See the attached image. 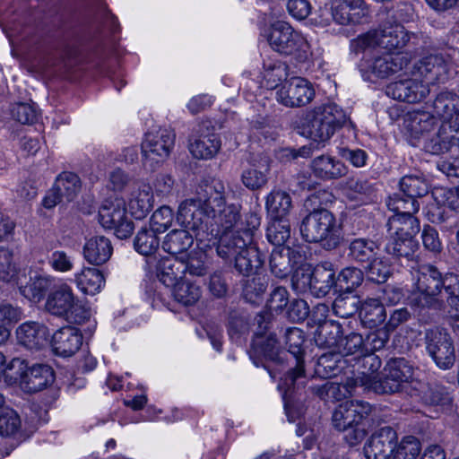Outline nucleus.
I'll return each mask as SVG.
<instances>
[{
  "instance_id": "f257e3e1",
  "label": "nucleus",
  "mask_w": 459,
  "mask_h": 459,
  "mask_svg": "<svg viewBox=\"0 0 459 459\" xmlns=\"http://www.w3.org/2000/svg\"><path fill=\"white\" fill-rule=\"evenodd\" d=\"M176 220L182 227L193 230L200 242L216 240L221 233L245 228L241 205L227 203L225 186L221 181H213L197 196L181 202Z\"/></svg>"
},
{
  "instance_id": "f03ea898",
  "label": "nucleus",
  "mask_w": 459,
  "mask_h": 459,
  "mask_svg": "<svg viewBox=\"0 0 459 459\" xmlns=\"http://www.w3.org/2000/svg\"><path fill=\"white\" fill-rule=\"evenodd\" d=\"M413 289L408 296V305L415 311L440 310L444 307L439 295L444 290L447 303L459 306V276L455 273L443 275L437 267L422 264L413 274Z\"/></svg>"
},
{
  "instance_id": "7ed1b4c3",
  "label": "nucleus",
  "mask_w": 459,
  "mask_h": 459,
  "mask_svg": "<svg viewBox=\"0 0 459 459\" xmlns=\"http://www.w3.org/2000/svg\"><path fill=\"white\" fill-rule=\"evenodd\" d=\"M347 121L348 117L339 106L327 104L306 112L295 121V126L299 134L320 144L327 142Z\"/></svg>"
},
{
  "instance_id": "20e7f679",
  "label": "nucleus",
  "mask_w": 459,
  "mask_h": 459,
  "mask_svg": "<svg viewBox=\"0 0 459 459\" xmlns=\"http://www.w3.org/2000/svg\"><path fill=\"white\" fill-rule=\"evenodd\" d=\"M372 411V406L363 401L351 400L341 403L333 411L332 422L333 428L343 433V439L351 446L359 444L367 431L363 420Z\"/></svg>"
},
{
  "instance_id": "39448f33",
  "label": "nucleus",
  "mask_w": 459,
  "mask_h": 459,
  "mask_svg": "<svg viewBox=\"0 0 459 459\" xmlns=\"http://www.w3.org/2000/svg\"><path fill=\"white\" fill-rule=\"evenodd\" d=\"M414 369L403 358L394 359L387 363L384 368L382 377L363 375L355 380L365 390L373 391L376 394H394L403 391L406 385L413 382Z\"/></svg>"
},
{
  "instance_id": "423d86ee",
  "label": "nucleus",
  "mask_w": 459,
  "mask_h": 459,
  "mask_svg": "<svg viewBox=\"0 0 459 459\" xmlns=\"http://www.w3.org/2000/svg\"><path fill=\"white\" fill-rule=\"evenodd\" d=\"M302 238L310 243H320L325 249L336 248L341 242V228L334 215L326 209L308 213L300 225Z\"/></svg>"
},
{
  "instance_id": "0eeeda50",
  "label": "nucleus",
  "mask_w": 459,
  "mask_h": 459,
  "mask_svg": "<svg viewBox=\"0 0 459 459\" xmlns=\"http://www.w3.org/2000/svg\"><path fill=\"white\" fill-rule=\"evenodd\" d=\"M45 309L55 316L78 325L85 323L91 316V308L74 295L72 288L66 283L55 287L49 292Z\"/></svg>"
},
{
  "instance_id": "6e6552de",
  "label": "nucleus",
  "mask_w": 459,
  "mask_h": 459,
  "mask_svg": "<svg viewBox=\"0 0 459 459\" xmlns=\"http://www.w3.org/2000/svg\"><path fill=\"white\" fill-rule=\"evenodd\" d=\"M285 342L288 351L292 355L295 361V367L281 378L279 388L283 391L284 398H290L296 391L303 388L307 383V375L302 359V346L305 342L304 332L298 327L288 328L285 333Z\"/></svg>"
},
{
  "instance_id": "1a4fd4ad",
  "label": "nucleus",
  "mask_w": 459,
  "mask_h": 459,
  "mask_svg": "<svg viewBox=\"0 0 459 459\" xmlns=\"http://www.w3.org/2000/svg\"><path fill=\"white\" fill-rule=\"evenodd\" d=\"M267 39L273 50L292 56L299 62H305L311 54L307 39L285 22H274Z\"/></svg>"
},
{
  "instance_id": "9d476101",
  "label": "nucleus",
  "mask_w": 459,
  "mask_h": 459,
  "mask_svg": "<svg viewBox=\"0 0 459 459\" xmlns=\"http://www.w3.org/2000/svg\"><path fill=\"white\" fill-rule=\"evenodd\" d=\"M261 224V217L255 212H249L245 215V228L235 231L224 232L219 235L216 240V251L220 257L228 261L234 258L247 245L253 241L254 233Z\"/></svg>"
},
{
  "instance_id": "9b49d317",
  "label": "nucleus",
  "mask_w": 459,
  "mask_h": 459,
  "mask_svg": "<svg viewBox=\"0 0 459 459\" xmlns=\"http://www.w3.org/2000/svg\"><path fill=\"white\" fill-rule=\"evenodd\" d=\"M408 64L409 59L404 55L365 56L359 64V69L365 80L374 82L399 73Z\"/></svg>"
},
{
  "instance_id": "f8f14e48",
  "label": "nucleus",
  "mask_w": 459,
  "mask_h": 459,
  "mask_svg": "<svg viewBox=\"0 0 459 459\" xmlns=\"http://www.w3.org/2000/svg\"><path fill=\"white\" fill-rule=\"evenodd\" d=\"M175 139L176 134L170 128L148 132L141 145L144 163L153 168L164 162L174 147Z\"/></svg>"
},
{
  "instance_id": "ddd939ff",
  "label": "nucleus",
  "mask_w": 459,
  "mask_h": 459,
  "mask_svg": "<svg viewBox=\"0 0 459 459\" xmlns=\"http://www.w3.org/2000/svg\"><path fill=\"white\" fill-rule=\"evenodd\" d=\"M424 341L428 354L439 368L446 370L455 365V346L446 331L437 327L428 329Z\"/></svg>"
},
{
  "instance_id": "4468645a",
  "label": "nucleus",
  "mask_w": 459,
  "mask_h": 459,
  "mask_svg": "<svg viewBox=\"0 0 459 459\" xmlns=\"http://www.w3.org/2000/svg\"><path fill=\"white\" fill-rule=\"evenodd\" d=\"M99 220L104 228L114 230L120 239L129 238L134 231V223L127 217L122 200L106 201L99 211Z\"/></svg>"
},
{
  "instance_id": "2eb2a0df",
  "label": "nucleus",
  "mask_w": 459,
  "mask_h": 459,
  "mask_svg": "<svg viewBox=\"0 0 459 459\" xmlns=\"http://www.w3.org/2000/svg\"><path fill=\"white\" fill-rule=\"evenodd\" d=\"M258 331L255 333L252 342L250 356L257 358H264L265 359L281 362L285 359L286 352L280 348L274 333L266 334L269 329L270 322L265 320L264 316L259 315L256 317Z\"/></svg>"
},
{
  "instance_id": "dca6fc26",
  "label": "nucleus",
  "mask_w": 459,
  "mask_h": 459,
  "mask_svg": "<svg viewBox=\"0 0 459 459\" xmlns=\"http://www.w3.org/2000/svg\"><path fill=\"white\" fill-rule=\"evenodd\" d=\"M315 90L310 82L303 77L286 80L277 91V100L289 108L305 106L314 99Z\"/></svg>"
},
{
  "instance_id": "f3484780",
  "label": "nucleus",
  "mask_w": 459,
  "mask_h": 459,
  "mask_svg": "<svg viewBox=\"0 0 459 459\" xmlns=\"http://www.w3.org/2000/svg\"><path fill=\"white\" fill-rule=\"evenodd\" d=\"M449 64L442 55H429L413 65L412 75L422 77L424 83L444 82L448 79Z\"/></svg>"
},
{
  "instance_id": "a211bd4d",
  "label": "nucleus",
  "mask_w": 459,
  "mask_h": 459,
  "mask_svg": "<svg viewBox=\"0 0 459 459\" xmlns=\"http://www.w3.org/2000/svg\"><path fill=\"white\" fill-rule=\"evenodd\" d=\"M397 434L391 427L376 431L365 443L363 451L367 459H392Z\"/></svg>"
},
{
  "instance_id": "6ab92c4d",
  "label": "nucleus",
  "mask_w": 459,
  "mask_h": 459,
  "mask_svg": "<svg viewBox=\"0 0 459 459\" xmlns=\"http://www.w3.org/2000/svg\"><path fill=\"white\" fill-rule=\"evenodd\" d=\"M418 76L399 80L386 87V94L394 100L416 103L424 100L429 93V87L419 81Z\"/></svg>"
},
{
  "instance_id": "aec40b11",
  "label": "nucleus",
  "mask_w": 459,
  "mask_h": 459,
  "mask_svg": "<svg viewBox=\"0 0 459 459\" xmlns=\"http://www.w3.org/2000/svg\"><path fill=\"white\" fill-rule=\"evenodd\" d=\"M302 261L303 255L299 250L290 247H281L272 251L269 267L272 274L276 278L285 279Z\"/></svg>"
},
{
  "instance_id": "412c9836",
  "label": "nucleus",
  "mask_w": 459,
  "mask_h": 459,
  "mask_svg": "<svg viewBox=\"0 0 459 459\" xmlns=\"http://www.w3.org/2000/svg\"><path fill=\"white\" fill-rule=\"evenodd\" d=\"M271 169V160L265 154L253 157L249 166L241 173V182L249 190H258L268 182V175Z\"/></svg>"
},
{
  "instance_id": "4be33fe9",
  "label": "nucleus",
  "mask_w": 459,
  "mask_h": 459,
  "mask_svg": "<svg viewBox=\"0 0 459 459\" xmlns=\"http://www.w3.org/2000/svg\"><path fill=\"white\" fill-rule=\"evenodd\" d=\"M18 342L28 350H40L48 342L49 331L48 327L38 322H26L16 330Z\"/></svg>"
},
{
  "instance_id": "5701e85b",
  "label": "nucleus",
  "mask_w": 459,
  "mask_h": 459,
  "mask_svg": "<svg viewBox=\"0 0 459 459\" xmlns=\"http://www.w3.org/2000/svg\"><path fill=\"white\" fill-rule=\"evenodd\" d=\"M53 380L52 368L43 364L33 365L20 375L21 387L27 393L41 391Z\"/></svg>"
},
{
  "instance_id": "b1692460",
  "label": "nucleus",
  "mask_w": 459,
  "mask_h": 459,
  "mask_svg": "<svg viewBox=\"0 0 459 459\" xmlns=\"http://www.w3.org/2000/svg\"><path fill=\"white\" fill-rule=\"evenodd\" d=\"M82 343V336L75 327L65 326L57 330L52 336L51 344L56 355L70 357L74 355Z\"/></svg>"
},
{
  "instance_id": "393cba45",
  "label": "nucleus",
  "mask_w": 459,
  "mask_h": 459,
  "mask_svg": "<svg viewBox=\"0 0 459 459\" xmlns=\"http://www.w3.org/2000/svg\"><path fill=\"white\" fill-rule=\"evenodd\" d=\"M379 48L389 52L402 49L410 40V35L400 23H385L377 29Z\"/></svg>"
},
{
  "instance_id": "a878e982",
  "label": "nucleus",
  "mask_w": 459,
  "mask_h": 459,
  "mask_svg": "<svg viewBox=\"0 0 459 459\" xmlns=\"http://www.w3.org/2000/svg\"><path fill=\"white\" fill-rule=\"evenodd\" d=\"M153 203L152 187L148 184L142 183L131 193L128 209L135 219L142 220L152 211Z\"/></svg>"
},
{
  "instance_id": "bb28decb",
  "label": "nucleus",
  "mask_w": 459,
  "mask_h": 459,
  "mask_svg": "<svg viewBox=\"0 0 459 459\" xmlns=\"http://www.w3.org/2000/svg\"><path fill=\"white\" fill-rule=\"evenodd\" d=\"M113 253L110 240L104 236L89 238L83 247V255L91 264L100 265L108 262Z\"/></svg>"
},
{
  "instance_id": "cd10ccee",
  "label": "nucleus",
  "mask_w": 459,
  "mask_h": 459,
  "mask_svg": "<svg viewBox=\"0 0 459 459\" xmlns=\"http://www.w3.org/2000/svg\"><path fill=\"white\" fill-rule=\"evenodd\" d=\"M233 259L236 270L246 276L256 273L264 263L263 254L252 242L240 250Z\"/></svg>"
},
{
  "instance_id": "c85d7f7f",
  "label": "nucleus",
  "mask_w": 459,
  "mask_h": 459,
  "mask_svg": "<svg viewBox=\"0 0 459 459\" xmlns=\"http://www.w3.org/2000/svg\"><path fill=\"white\" fill-rule=\"evenodd\" d=\"M311 168L316 178L325 180L340 178L348 172L344 163L328 155H321L315 158Z\"/></svg>"
},
{
  "instance_id": "c756f323",
  "label": "nucleus",
  "mask_w": 459,
  "mask_h": 459,
  "mask_svg": "<svg viewBox=\"0 0 459 459\" xmlns=\"http://www.w3.org/2000/svg\"><path fill=\"white\" fill-rule=\"evenodd\" d=\"M312 294L324 297L329 293L332 287L337 285L335 272L330 263H323L313 267Z\"/></svg>"
},
{
  "instance_id": "7c9ffc66",
  "label": "nucleus",
  "mask_w": 459,
  "mask_h": 459,
  "mask_svg": "<svg viewBox=\"0 0 459 459\" xmlns=\"http://www.w3.org/2000/svg\"><path fill=\"white\" fill-rule=\"evenodd\" d=\"M157 277L165 286L172 287L184 277L183 260L163 257L156 266Z\"/></svg>"
},
{
  "instance_id": "2f4dec72",
  "label": "nucleus",
  "mask_w": 459,
  "mask_h": 459,
  "mask_svg": "<svg viewBox=\"0 0 459 459\" xmlns=\"http://www.w3.org/2000/svg\"><path fill=\"white\" fill-rule=\"evenodd\" d=\"M221 149V140L215 134H202L190 141L189 151L200 160L213 158Z\"/></svg>"
},
{
  "instance_id": "473e14b6",
  "label": "nucleus",
  "mask_w": 459,
  "mask_h": 459,
  "mask_svg": "<svg viewBox=\"0 0 459 459\" xmlns=\"http://www.w3.org/2000/svg\"><path fill=\"white\" fill-rule=\"evenodd\" d=\"M184 230H172L165 237L161 244L162 249L176 255L186 252L193 245L194 238L188 228Z\"/></svg>"
},
{
  "instance_id": "72a5a7b5",
  "label": "nucleus",
  "mask_w": 459,
  "mask_h": 459,
  "mask_svg": "<svg viewBox=\"0 0 459 459\" xmlns=\"http://www.w3.org/2000/svg\"><path fill=\"white\" fill-rule=\"evenodd\" d=\"M342 335V326L334 321H325L319 324L315 333L316 345L323 349L336 351Z\"/></svg>"
},
{
  "instance_id": "f704fd0d",
  "label": "nucleus",
  "mask_w": 459,
  "mask_h": 459,
  "mask_svg": "<svg viewBox=\"0 0 459 459\" xmlns=\"http://www.w3.org/2000/svg\"><path fill=\"white\" fill-rule=\"evenodd\" d=\"M75 283L84 294L94 295L104 286L105 278L99 269L84 267L75 274Z\"/></svg>"
},
{
  "instance_id": "c9c22d12",
  "label": "nucleus",
  "mask_w": 459,
  "mask_h": 459,
  "mask_svg": "<svg viewBox=\"0 0 459 459\" xmlns=\"http://www.w3.org/2000/svg\"><path fill=\"white\" fill-rule=\"evenodd\" d=\"M389 234L414 238L420 231V221L414 214L393 215L387 221Z\"/></svg>"
},
{
  "instance_id": "e433bc0d",
  "label": "nucleus",
  "mask_w": 459,
  "mask_h": 459,
  "mask_svg": "<svg viewBox=\"0 0 459 459\" xmlns=\"http://www.w3.org/2000/svg\"><path fill=\"white\" fill-rule=\"evenodd\" d=\"M265 207L272 218L286 219L292 207L291 197L285 191L274 189L267 195Z\"/></svg>"
},
{
  "instance_id": "4c0bfd02",
  "label": "nucleus",
  "mask_w": 459,
  "mask_h": 459,
  "mask_svg": "<svg viewBox=\"0 0 459 459\" xmlns=\"http://www.w3.org/2000/svg\"><path fill=\"white\" fill-rule=\"evenodd\" d=\"M346 196L350 200L367 203L373 200L376 193L375 185L368 179L349 178L345 184Z\"/></svg>"
},
{
  "instance_id": "58836bf2",
  "label": "nucleus",
  "mask_w": 459,
  "mask_h": 459,
  "mask_svg": "<svg viewBox=\"0 0 459 459\" xmlns=\"http://www.w3.org/2000/svg\"><path fill=\"white\" fill-rule=\"evenodd\" d=\"M388 242L385 245V252L395 259L405 258L410 260L418 248L414 238L400 237L389 234Z\"/></svg>"
},
{
  "instance_id": "ea45409f",
  "label": "nucleus",
  "mask_w": 459,
  "mask_h": 459,
  "mask_svg": "<svg viewBox=\"0 0 459 459\" xmlns=\"http://www.w3.org/2000/svg\"><path fill=\"white\" fill-rule=\"evenodd\" d=\"M433 108L436 114L445 121L459 118V97L455 93L441 92L434 100Z\"/></svg>"
},
{
  "instance_id": "a19ab883",
  "label": "nucleus",
  "mask_w": 459,
  "mask_h": 459,
  "mask_svg": "<svg viewBox=\"0 0 459 459\" xmlns=\"http://www.w3.org/2000/svg\"><path fill=\"white\" fill-rule=\"evenodd\" d=\"M359 315L362 323L369 328L383 324L386 318L385 306L379 299H367L361 305Z\"/></svg>"
},
{
  "instance_id": "79ce46f5",
  "label": "nucleus",
  "mask_w": 459,
  "mask_h": 459,
  "mask_svg": "<svg viewBox=\"0 0 459 459\" xmlns=\"http://www.w3.org/2000/svg\"><path fill=\"white\" fill-rule=\"evenodd\" d=\"M172 296L174 299L184 305L193 306L202 297L201 287L188 280H181L172 286Z\"/></svg>"
},
{
  "instance_id": "37998d69",
  "label": "nucleus",
  "mask_w": 459,
  "mask_h": 459,
  "mask_svg": "<svg viewBox=\"0 0 459 459\" xmlns=\"http://www.w3.org/2000/svg\"><path fill=\"white\" fill-rule=\"evenodd\" d=\"M53 279L48 275H35L30 277L29 282L20 287L21 293L33 302H39L46 292L50 290Z\"/></svg>"
},
{
  "instance_id": "c03bdc74",
  "label": "nucleus",
  "mask_w": 459,
  "mask_h": 459,
  "mask_svg": "<svg viewBox=\"0 0 459 459\" xmlns=\"http://www.w3.org/2000/svg\"><path fill=\"white\" fill-rule=\"evenodd\" d=\"M332 15L333 20L342 25L358 23L366 15L364 6L354 7L346 3L332 1Z\"/></svg>"
},
{
  "instance_id": "a18cd8bd",
  "label": "nucleus",
  "mask_w": 459,
  "mask_h": 459,
  "mask_svg": "<svg viewBox=\"0 0 459 459\" xmlns=\"http://www.w3.org/2000/svg\"><path fill=\"white\" fill-rule=\"evenodd\" d=\"M378 250L377 244L368 238H355L349 246V256L359 264H368L376 256Z\"/></svg>"
},
{
  "instance_id": "49530a36",
  "label": "nucleus",
  "mask_w": 459,
  "mask_h": 459,
  "mask_svg": "<svg viewBox=\"0 0 459 459\" xmlns=\"http://www.w3.org/2000/svg\"><path fill=\"white\" fill-rule=\"evenodd\" d=\"M291 288L297 293H312L313 267L304 260L293 269Z\"/></svg>"
},
{
  "instance_id": "de8ad7c7",
  "label": "nucleus",
  "mask_w": 459,
  "mask_h": 459,
  "mask_svg": "<svg viewBox=\"0 0 459 459\" xmlns=\"http://www.w3.org/2000/svg\"><path fill=\"white\" fill-rule=\"evenodd\" d=\"M360 307L359 298L352 292H342L339 294L333 303V313L342 318H348L354 316Z\"/></svg>"
},
{
  "instance_id": "09e8293b",
  "label": "nucleus",
  "mask_w": 459,
  "mask_h": 459,
  "mask_svg": "<svg viewBox=\"0 0 459 459\" xmlns=\"http://www.w3.org/2000/svg\"><path fill=\"white\" fill-rule=\"evenodd\" d=\"M55 186L66 202H71L81 190V180L73 172H63L56 178Z\"/></svg>"
},
{
  "instance_id": "8fccbe9b",
  "label": "nucleus",
  "mask_w": 459,
  "mask_h": 459,
  "mask_svg": "<svg viewBox=\"0 0 459 459\" xmlns=\"http://www.w3.org/2000/svg\"><path fill=\"white\" fill-rule=\"evenodd\" d=\"M159 232L152 228L143 227L134 238V248L143 255H152L160 246Z\"/></svg>"
},
{
  "instance_id": "3c124183",
  "label": "nucleus",
  "mask_w": 459,
  "mask_h": 459,
  "mask_svg": "<svg viewBox=\"0 0 459 459\" xmlns=\"http://www.w3.org/2000/svg\"><path fill=\"white\" fill-rule=\"evenodd\" d=\"M407 127L416 136L430 132L437 125V118L426 111H414L409 114Z\"/></svg>"
},
{
  "instance_id": "603ef678",
  "label": "nucleus",
  "mask_w": 459,
  "mask_h": 459,
  "mask_svg": "<svg viewBox=\"0 0 459 459\" xmlns=\"http://www.w3.org/2000/svg\"><path fill=\"white\" fill-rule=\"evenodd\" d=\"M399 187L403 195L416 200L424 196L429 192L427 181L422 177L416 175L403 177L400 180Z\"/></svg>"
},
{
  "instance_id": "864d4df0",
  "label": "nucleus",
  "mask_w": 459,
  "mask_h": 459,
  "mask_svg": "<svg viewBox=\"0 0 459 459\" xmlns=\"http://www.w3.org/2000/svg\"><path fill=\"white\" fill-rule=\"evenodd\" d=\"M386 204L389 210L394 212V215L414 214L420 209L418 200L403 195L401 191L389 196Z\"/></svg>"
},
{
  "instance_id": "5fc2aeb1",
  "label": "nucleus",
  "mask_w": 459,
  "mask_h": 459,
  "mask_svg": "<svg viewBox=\"0 0 459 459\" xmlns=\"http://www.w3.org/2000/svg\"><path fill=\"white\" fill-rule=\"evenodd\" d=\"M267 227L266 237L274 246H282L290 237V224L287 219L272 218Z\"/></svg>"
},
{
  "instance_id": "6e6d98bb",
  "label": "nucleus",
  "mask_w": 459,
  "mask_h": 459,
  "mask_svg": "<svg viewBox=\"0 0 459 459\" xmlns=\"http://www.w3.org/2000/svg\"><path fill=\"white\" fill-rule=\"evenodd\" d=\"M367 277L377 283H384L391 275L390 264L382 258L373 257L364 265Z\"/></svg>"
},
{
  "instance_id": "4d7b16f0",
  "label": "nucleus",
  "mask_w": 459,
  "mask_h": 459,
  "mask_svg": "<svg viewBox=\"0 0 459 459\" xmlns=\"http://www.w3.org/2000/svg\"><path fill=\"white\" fill-rule=\"evenodd\" d=\"M336 351L342 357L349 355L366 356L364 338L361 334L351 333L344 338H341Z\"/></svg>"
},
{
  "instance_id": "13d9d810",
  "label": "nucleus",
  "mask_w": 459,
  "mask_h": 459,
  "mask_svg": "<svg viewBox=\"0 0 459 459\" xmlns=\"http://www.w3.org/2000/svg\"><path fill=\"white\" fill-rule=\"evenodd\" d=\"M364 280L363 272L357 267L342 269L337 277V285L346 292H352Z\"/></svg>"
},
{
  "instance_id": "bf43d9fd",
  "label": "nucleus",
  "mask_w": 459,
  "mask_h": 459,
  "mask_svg": "<svg viewBox=\"0 0 459 459\" xmlns=\"http://www.w3.org/2000/svg\"><path fill=\"white\" fill-rule=\"evenodd\" d=\"M390 330L385 325L368 333L364 338V351L366 355H369L377 351L383 349L390 337Z\"/></svg>"
},
{
  "instance_id": "052dcab7",
  "label": "nucleus",
  "mask_w": 459,
  "mask_h": 459,
  "mask_svg": "<svg viewBox=\"0 0 459 459\" xmlns=\"http://www.w3.org/2000/svg\"><path fill=\"white\" fill-rule=\"evenodd\" d=\"M174 218L173 210L168 205H162L152 213L150 221L151 228L156 232L163 233L171 227Z\"/></svg>"
},
{
  "instance_id": "680f3d73",
  "label": "nucleus",
  "mask_w": 459,
  "mask_h": 459,
  "mask_svg": "<svg viewBox=\"0 0 459 459\" xmlns=\"http://www.w3.org/2000/svg\"><path fill=\"white\" fill-rule=\"evenodd\" d=\"M420 452V441L413 437H406L400 444H395L392 459H415Z\"/></svg>"
},
{
  "instance_id": "e2e57ef3",
  "label": "nucleus",
  "mask_w": 459,
  "mask_h": 459,
  "mask_svg": "<svg viewBox=\"0 0 459 459\" xmlns=\"http://www.w3.org/2000/svg\"><path fill=\"white\" fill-rule=\"evenodd\" d=\"M268 277L266 275L256 274L251 279H247L243 286V293L247 299L255 301L261 297L268 287Z\"/></svg>"
},
{
  "instance_id": "0e129e2a",
  "label": "nucleus",
  "mask_w": 459,
  "mask_h": 459,
  "mask_svg": "<svg viewBox=\"0 0 459 459\" xmlns=\"http://www.w3.org/2000/svg\"><path fill=\"white\" fill-rule=\"evenodd\" d=\"M351 51L355 54L363 53L379 48L377 30H368L353 39L350 44Z\"/></svg>"
},
{
  "instance_id": "69168bd1",
  "label": "nucleus",
  "mask_w": 459,
  "mask_h": 459,
  "mask_svg": "<svg viewBox=\"0 0 459 459\" xmlns=\"http://www.w3.org/2000/svg\"><path fill=\"white\" fill-rule=\"evenodd\" d=\"M287 65L281 62H274L264 65L263 83L268 89H274L286 76Z\"/></svg>"
},
{
  "instance_id": "338daca9",
  "label": "nucleus",
  "mask_w": 459,
  "mask_h": 459,
  "mask_svg": "<svg viewBox=\"0 0 459 459\" xmlns=\"http://www.w3.org/2000/svg\"><path fill=\"white\" fill-rule=\"evenodd\" d=\"M341 354L337 351H331L318 358L316 371L325 377H331L337 374L339 363L341 361Z\"/></svg>"
},
{
  "instance_id": "774afa93",
  "label": "nucleus",
  "mask_w": 459,
  "mask_h": 459,
  "mask_svg": "<svg viewBox=\"0 0 459 459\" xmlns=\"http://www.w3.org/2000/svg\"><path fill=\"white\" fill-rule=\"evenodd\" d=\"M17 273L16 264L13 261V253L11 249L0 247V280L10 281Z\"/></svg>"
}]
</instances>
